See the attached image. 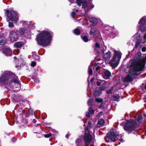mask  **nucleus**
<instances>
[{"instance_id":"22","label":"nucleus","mask_w":146,"mask_h":146,"mask_svg":"<svg viewBox=\"0 0 146 146\" xmlns=\"http://www.w3.org/2000/svg\"><path fill=\"white\" fill-rule=\"evenodd\" d=\"M102 92L100 91L95 90L93 93V96L95 98L99 96L102 94Z\"/></svg>"},{"instance_id":"7","label":"nucleus","mask_w":146,"mask_h":146,"mask_svg":"<svg viewBox=\"0 0 146 146\" xmlns=\"http://www.w3.org/2000/svg\"><path fill=\"white\" fill-rule=\"evenodd\" d=\"M91 123L89 122L88 125L85 129V132L84 136V140L85 142V146H88L91 139V136L89 131L91 127Z\"/></svg>"},{"instance_id":"39","label":"nucleus","mask_w":146,"mask_h":146,"mask_svg":"<svg viewBox=\"0 0 146 146\" xmlns=\"http://www.w3.org/2000/svg\"><path fill=\"white\" fill-rule=\"evenodd\" d=\"M140 87L143 90L146 89V84L143 83L140 86Z\"/></svg>"},{"instance_id":"24","label":"nucleus","mask_w":146,"mask_h":146,"mask_svg":"<svg viewBox=\"0 0 146 146\" xmlns=\"http://www.w3.org/2000/svg\"><path fill=\"white\" fill-rule=\"evenodd\" d=\"M107 87L106 84L105 83H103L101 86L98 87V89L99 90H98L102 92V91L104 90Z\"/></svg>"},{"instance_id":"64","label":"nucleus","mask_w":146,"mask_h":146,"mask_svg":"<svg viewBox=\"0 0 146 146\" xmlns=\"http://www.w3.org/2000/svg\"><path fill=\"white\" fill-rule=\"evenodd\" d=\"M94 7V5H93L92 4V9Z\"/></svg>"},{"instance_id":"16","label":"nucleus","mask_w":146,"mask_h":146,"mask_svg":"<svg viewBox=\"0 0 146 146\" xmlns=\"http://www.w3.org/2000/svg\"><path fill=\"white\" fill-rule=\"evenodd\" d=\"M111 75V73L108 70H105L104 73L103 74V78L106 79H109Z\"/></svg>"},{"instance_id":"11","label":"nucleus","mask_w":146,"mask_h":146,"mask_svg":"<svg viewBox=\"0 0 146 146\" xmlns=\"http://www.w3.org/2000/svg\"><path fill=\"white\" fill-rule=\"evenodd\" d=\"M20 23V24H22V27L26 29V30H29L30 31L31 29H32L35 28V27L31 21H27L22 20Z\"/></svg>"},{"instance_id":"54","label":"nucleus","mask_w":146,"mask_h":146,"mask_svg":"<svg viewBox=\"0 0 146 146\" xmlns=\"http://www.w3.org/2000/svg\"><path fill=\"white\" fill-rule=\"evenodd\" d=\"M143 38L146 41V33L143 36Z\"/></svg>"},{"instance_id":"17","label":"nucleus","mask_w":146,"mask_h":146,"mask_svg":"<svg viewBox=\"0 0 146 146\" xmlns=\"http://www.w3.org/2000/svg\"><path fill=\"white\" fill-rule=\"evenodd\" d=\"M88 104L90 106L89 108V112H86V115L87 117H89L90 113L91 114V98H90L88 101Z\"/></svg>"},{"instance_id":"30","label":"nucleus","mask_w":146,"mask_h":146,"mask_svg":"<svg viewBox=\"0 0 146 146\" xmlns=\"http://www.w3.org/2000/svg\"><path fill=\"white\" fill-rule=\"evenodd\" d=\"M120 96L118 94H115L113 96V99L114 101H118Z\"/></svg>"},{"instance_id":"62","label":"nucleus","mask_w":146,"mask_h":146,"mask_svg":"<svg viewBox=\"0 0 146 146\" xmlns=\"http://www.w3.org/2000/svg\"><path fill=\"white\" fill-rule=\"evenodd\" d=\"M19 101V99H17L15 101V102H18Z\"/></svg>"},{"instance_id":"21","label":"nucleus","mask_w":146,"mask_h":146,"mask_svg":"<svg viewBox=\"0 0 146 146\" xmlns=\"http://www.w3.org/2000/svg\"><path fill=\"white\" fill-rule=\"evenodd\" d=\"M141 54L140 53H138L137 54H136L133 60H132L131 62H134V61H141L139 60L141 57Z\"/></svg>"},{"instance_id":"56","label":"nucleus","mask_w":146,"mask_h":146,"mask_svg":"<svg viewBox=\"0 0 146 146\" xmlns=\"http://www.w3.org/2000/svg\"><path fill=\"white\" fill-rule=\"evenodd\" d=\"M119 141H121V142H123L124 141L123 139L122 138L120 139H118Z\"/></svg>"},{"instance_id":"2","label":"nucleus","mask_w":146,"mask_h":146,"mask_svg":"<svg viewBox=\"0 0 146 146\" xmlns=\"http://www.w3.org/2000/svg\"><path fill=\"white\" fill-rule=\"evenodd\" d=\"M137 125V123L136 121L132 120L124 125L123 129L128 134L133 133V134L137 136V132L135 129L137 128L136 127Z\"/></svg>"},{"instance_id":"34","label":"nucleus","mask_w":146,"mask_h":146,"mask_svg":"<svg viewBox=\"0 0 146 146\" xmlns=\"http://www.w3.org/2000/svg\"><path fill=\"white\" fill-rule=\"evenodd\" d=\"M74 34L77 35H79L80 34V29L78 28H76L74 30Z\"/></svg>"},{"instance_id":"37","label":"nucleus","mask_w":146,"mask_h":146,"mask_svg":"<svg viewBox=\"0 0 146 146\" xmlns=\"http://www.w3.org/2000/svg\"><path fill=\"white\" fill-rule=\"evenodd\" d=\"M82 39L85 42H87L89 40L88 37L86 36H84L82 37Z\"/></svg>"},{"instance_id":"63","label":"nucleus","mask_w":146,"mask_h":146,"mask_svg":"<svg viewBox=\"0 0 146 146\" xmlns=\"http://www.w3.org/2000/svg\"><path fill=\"white\" fill-rule=\"evenodd\" d=\"M18 60L19 61H20V62L22 60V59H21V58L20 59H18Z\"/></svg>"},{"instance_id":"51","label":"nucleus","mask_w":146,"mask_h":146,"mask_svg":"<svg viewBox=\"0 0 146 146\" xmlns=\"http://www.w3.org/2000/svg\"><path fill=\"white\" fill-rule=\"evenodd\" d=\"M141 51L143 52H145L146 51V47H143L141 48Z\"/></svg>"},{"instance_id":"25","label":"nucleus","mask_w":146,"mask_h":146,"mask_svg":"<svg viewBox=\"0 0 146 146\" xmlns=\"http://www.w3.org/2000/svg\"><path fill=\"white\" fill-rule=\"evenodd\" d=\"M23 43L22 42H16L14 46L16 48H20L22 47L23 45Z\"/></svg>"},{"instance_id":"31","label":"nucleus","mask_w":146,"mask_h":146,"mask_svg":"<svg viewBox=\"0 0 146 146\" xmlns=\"http://www.w3.org/2000/svg\"><path fill=\"white\" fill-rule=\"evenodd\" d=\"M145 22V19L143 17H142L141 19L139 22V23L140 25L139 26H143L144 25V23Z\"/></svg>"},{"instance_id":"58","label":"nucleus","mask_w":146,"mask_h":146,"mask_svg":"<svg viewBox=\"0 0 146 146\" xmlns=\"http://www.w3.org/2000/svg\"><path fill=\"white\" fill-rule=\"evenodd\" d=\"M94 110L92 108V114L94 113Z\"/></svg>"},{"instance_id":"29","label":"nucleus","mask_w":146,"mask_h":146,"mask_svg":"<svg viewBox=\"0 0 146 146\" xmlns=\"http://www.w3.org/2000/svg\"><path fill=\"white\" fill-rule=\"evenodd\" d=\"M6 21L8 23V27L10 28H13L14 26L13 23L10 21V20L8 19H6Z\"/></svg>"},{"instance_id":"33","label":"nucleus","mask_w":146,"mask_h":146,"mask_svg":"<svg viewBox=\"0 0 146 146\" xmlns=\"http://www.w3.org/2000/svg\"><path fill=\"white\" fill-rule=\"evenodd\" d=\"M49 131L50 133H51V135H54L57 133V131L52 128H50Z\"/></svg>"},{"instance_id":"44","label":"nucleus","mask_w":146,"mask_h":146,"mask_svg":"<svg viewBox=\"0 0 146 146\" xmlns=\"http://www.w3.org/2000/svg\"><path fill=\"white\" fill-rule=\"evenodd\" d=\"M113 88L112 87L111 89H110L106 91V93L108 94H110L112 93V91L113 90Z\"/></svg>"},{"instance_id":"9","label":"nucleus","mask_w":146,"mask_h":146,"mask_svg":"<svg viewBox=\"0 0 146 146\" xmlns=\"http://www.w3.org/2000/svg\"><path fill=\"white\" fill-rule=\"evenodd\" d=\"M6 13L8 17V19L10 21L16 22L18 21L19 17L18 13L16 11L13 10L10 11L6 10Z\"/></svg>"},{"instance_id":"12","label":"nucleus","mask_w":146,"mask_h":146,"mask_svg":"<svg viewBox=\"0 0 146 146\" xmlns=\"http://www.w3.org/2000/svg\"><path fill=\"white\" fill-rule=\"evenodd\" d=\"M9 37L10 40L12 42L17 40L19 38L17 33L13 30L10 31L9 35Z\"/></svg>"},{"instance_id":"61","label":"nucleus","mask_w":146,"mask_h":146,"mask_svg":"<svg viewBox=\"0 0 146 146\" xmlns=\"http://www.w3.org/2000/svg\"><path fill=\"white\" fill-rule=\"evenodd\" d=\"M87 95L89 97H90L91 94H89L88 93Z\"/></svg>"},{"instance_id":"48","label":"nucleus","mask_w":146,"mask_h":146,"mask_svg":"<svg viewBox=\"0 0 146 146\" xmlns=\"http://www.w3.org/2000/svg\"><path fill=\"white\" fill-rule=\"evenodd\" d=\"M51 135V133H50L48 134H45L44 135V137L46 138H48L50 137Z\"/></svg>"},{"instance_id":"43","label":"nucleus","mask_w":146,"mask_h":146,"mask_svg":"<svg viewBox=\"0 0 146 146\" xmlns=\"http://www.w3.org/2000/svg\"><path fill=\"white\" fill-rule=\"evenodd\" d=\"M82 2V0H76V3L79 7L81 6Z\"/></svg>"},{"instance_id":"49","label":"nucleus","mask_w":146,"mask_h":146,"mask_svg":"<svg viewBox=\"0 0 146 146\" xmlns=\"http://www.w3.org/2000/svg\"><path fill=\"white\" fill-rule=\"evenodd\" d=\"M36 63L35 61H32L31 64V66L32 67H34L36 65Z\"/></svg>"},{"instance_id":"35","label":"nucleus","mask_w":146,"mask_h":146,"mask_svg":"<svg viewBox=\"0 0 146 146\" xmlns=\"http://www.w3.org/2000/svg\"><path fill=\"white\" fill-rule=\"evenodd\" d=\"M82 4L83 6V7L86 8L87 6V3L86 0H83Z\"/></svg>"},{"instance_id":"23","label":"nucleus","mask_w":146,"mask_h":146,"mask_svg":"<svg viewBox=\"0 0 146 146\" xmlns=\"http://www.w3.org/2000/svg\"><path fill=\"white\" fill-rule=\"evenodd\" d=\"M6 41V39L3 36H0V44L4 45Z\"/></svg>"},{"instance_id":"19","label":"nucleus","mask_w":146,"mask_h":146,"mask_svg":"<svg viewBox=\"0 0 146 146\" xmlns=\"http://www.w3.org/2000/svg\"><path fill=\"white\" fill-rule=\"evenodd\" d=\"M97 48H100V45L98 43L96 42L95 45V48H94V51L95 52V54L97 56L98 55L100 54L99 51L97 50Z\"/></svg>"},{"instance_id":"10","label":"nucleus","mask_w":146,"mask_h":146,"mask_svg":"<svg viewBox=\"0 0 146 146\" xmlns=\"http://www.w3.org/2000/svg\"><path fill=\"white\" fill-rule=\"evenodd\" d=\"M113 131H110L105 137L104 139L106 142L108 143L110 141L114 142L118 139L117 137V135H116L115 133Z\"/></svg>"},{"instance_id":"46","label":"nucleus","mask_w":146,"mask_h":146,"mask_svg":"<svg viewBox=\"0 0 146 146\" xmlns=\"http://www.w3.org/2000/svg\"><path fill=\"white\" fill-rule=\"evenodd\" d=\"M19 50L18 49H16L14 50L13 53L15 55L18 54L19 53Z\"/></svg>"},{"instance_id":"41","label":"nucleus","mask_w":146,"mask_h":146,"mask_svg":"<svg viewBox=\"0 0 146 146\" xmlns=\"http://www.w3.org/2000/svg\"><path fill=\"white\" fill-rule=\"evenodd\" d=\"M89 22H88L86 23V26L88 27H90L91 26V21L90 19L89 20Z\"/></svg>"},{"instance_id":"28","label":"nucleus","mask_w":146,"mask_h":146,"mask_svg":"<svg viewBox=\"0 0 146 146\" xmlns=\"http://www.w3.org/2000/svg\"><path fill=\"white\" fill-rule=\"evenodd\" d=\"M104 122L105 121L104 119L102 118H101L98 120L97 122V124L98 125L100 126V127H102L103 125L104 124Z\"/></svg>"},{"instance_id":"26","label":"nucleus","mask_w":146,"mask_h":146,"mask_svg":"<svg viewBox=\"0 0 146 146\" xmlns=\"http://www.w3.org/2000/svg\"><path fill=\"white\" fill-rule=\"evenodd\" d=\"M32 56L33 58L35 60H38L39 59L38 56L37 54V53L35 52H32Z\"/></svg>"},{"instance_id":"59","label":"nucleus","mask_w":146,"mask_h":146,"mask_svg":"<svg viewBox=\"0 0 146 146\" xmlns=\"http://www.w3.org/2000/svg\"><path fill=\"white\" fill-rule=\"evenodd\" d=\"M16 139L15 138L13 137V141H15L16 140Z\"/></svg>"},{"instance_id":"53","label":"nucleus","mask_w":146,"mask_h":146,"mask_svg":"<svg viewBox=\"0 0 146 146\" xmlns=\"http://www.w3.org/2000/svg\"><path fill=\"white\" fill-rule=\"evenodd\" d=\"M102 112H100L99 113H98L97 116H100V115H102Z\"/></svg>"},{"instance_id":"8","label":"nucleus","mask_w":146,"mask_h":146,"mask_svg":"<svg viewBox=\"0 0 146 146\" xmlns=\"http://www.w3.org/2000/svg\"><path fill=\"white\" fill-rule=\"evenodd\" d=\"M10 88L16 92H18L21 89L20 81L17 77L15 76L14 79L11 80L9 84Z\"/></svg>"},{"instance_id":"47","label":"nucleus","mask_w":146,"mask_h":146,"mask_svg":"<svg viewBox=\"0 0 146 146\" xmlns=\"http://www.w3.org/2000/svg\"><path fill=\"white\" fill-rule=\"evenodd\" d=\"M90 65H91V64H90ZM88 70V72L89 75H91V67L90 66V65L89 67Z\"/></svg>"},{"instance_id":"5","label":"nucleus","mask_w":146,"mask_h":146,"mask_svg":"<svg viewBox=\"0 0 146 146\" xmlns=\"http://www.w3.org/2000/svg\"><path fill=\"white\" fill-rule=\"evenodd\" d=\"M98 23V19L94 17H92V27L96 26ZM100 33L99 31L95 27L92 28V36H93V40L96 42L98 39V37L100 36Z\"/></svg>"},{"instance_id":"45","label":"nucleus","mask_w":146,"mask_h":146,"mask_svg":"<svg viewBox=\"0 0 146 146\" xmlns=\"http://www.w3.org/2000/svg\"><path fill=\"white\" fill-rule=\"evenodd\" d=\"M98 108L99 109L101 108L103 109L104 108V105L102 103L100 105L98 106Z\"/></svg>"},{"instance_id":"20","label":"nucleus","mask_w":146,"mask_h":146,"mask_svg":"<svg viewBox=\"0 0 146 146\" xmlns=\"http://www.w3.org/2000/svg\"><path fill=\"white\" fill-rule=\"evenodd\" d=\"M132 75L128 74L127 77L124 78V82H132L133 80Z\"/></svg>"},{"instance_id":"32","label":"nucleus","mask_w":146,"mask_h":146,"mask_svg":"<svg viewBox=\"0 0 146 146\" xmlns=\"http://www.w3.org/2000/svg\"><path fill=\"white\" fill-rule=\"evenodd\" d=\"M141 39L140 38L137 39V40L136 42L135 47L137 48L139 46V45L141 44Z\"/></svg>"},{"instance_id":"36","label":"nucleus","mask_w":146,"mask_h":146,"mask_svg":"<svg viewBox=\"0 0 146 146\" xmlns=\"http://www.w3.org/2000/svg\"><path fill=\"white\" fill-rule=\"evenodd\" d=\"M139 28L142 32H144L146 29V28L143 26H139Z\"/></svg>"},{"instance_id":"6","label":"nucleus","mask_w":146,"mask_h":146,"mask_svg":"<svg viewBox=\"0 0 146 146\" xmlns=\"http://www.w3.org/2000/svg\"><path fill=\"white\" fill-rule=\"evenodd\" d=\"M121 53L117 51L114 52L112 58L109 62V64L113 68H115L118 64L121 57Z\"/></svg>"},{"instance_id":"40","label":"nucleus","mask_w":146,"mask_h":146,"mask_svg":"<svg viewBox=\"0 0 146 146\" xmlns=\"http://www.w3.org/2000/svg\"><path fill=\"white\" fill-rule=\"evenodd\" d=\"M103 101V99L102 98H96L95 99V101L98 102L102 103Z\"/></svg>"},{"instance_id":"55","label":"nucleus","mask_w":146,"mask_h":146,"mask_svg":"<svg viewBox=\"0 0 146 146\" xmlns=\"http://www.w3.org/2000/svg\"><path fill=\"white\" fill-rule=\"evenodd\" d=\"M32 122L34 123H35L36 122V121L34 119L33 120Z\"/></svg>"},{"instance_id":"13","label":"nucleus","mask_w":146,"mask_h":146,"mask_svg":"<svg viewBox=\"0 0 146 146\" xmlns=\"http://www.w3.org/2000/svg\"><path fill=\"white\" fill-rule=\"evenodd\" d=\"M101 81L100 79H98L97 78H92V86H100Z\"/></svg>"},{"instance_id":"52","label":"nucleus","mask_w":146,"mask_h":146,"mask_svg":"<svg viewBox=\"0 0 146 146\" xmlns=\"http://www.w3.org/2000/svg\"><path fill=\"white\" fill-rule=\"evenodd\" d=\"M100 68H101L99 66H97V67H96V71H98Z\"/></svg>"},{"instance_id":"60","label":"nucleus","mask_w":146,"mask_h":146,"mask_svg":"<svg viewBox=\"0 0 146 146\" xmlns=\"http://www.w3.org/2000/svg\"><path fill=\"white\" fill-rule=\"evenodd\" d=\"M120 142H119V143H118V144H115V146H117V145H119V144H120Z\"/></svg>"},{"instance_id":"1","label":"nucleus","mask_w":146,"mask_h":146,"mask_svg":"<svg viewBox=\"0 0 146 146\" xmlns=\"http://www.w3.org/2000/svg\"><path fill=\"white\" fill-rule=\"evenodd\" d=\"M53 35V33L51 31H42L37 35L36 40L38 44L47 46L50 45Z\"/></svg>"},{"instance_id":"4","label":"nucleus","mask_w":146,"mask_h":146,"mask_svg":"<svg viewBox=\"0 0 146 146\" xmlns=\"http://www.w3.org/2000/svg\"><path fill=\"white\" fill-rule=\"evenodd\" d=\"M14 75L11 72L9 71H5L2 74L0 77V84H5L9 85L10 82H9V79L12 77H13ZM17 76H14L13 79H14L15 77ZM12 79L11 80H12Z\"/></svg>"},{"instance_id":"42","label":"nucleus","mask_w":146,"mask_h":146,"mask_svg":"<svg viewBox=\"0 0 146 146\" xmlns=\"http://www.w3.org/2000/svg\"><path fill=\"white\" fill-rule=\"evenodd\" d=\"M81 140L80 138H78L76 140L75 143L77 146H78L79 143L81 142Z\"/></svg>"},{"instance_id":"15","label":"nucleus","mask_w":146,"mask_h":146,"mask_svg":"<svg viewBox=\"0 0 146 146\" xmlns=\"http://www.w3.org/2000/svg\"><path fill=\"white\" fill-rule=\"evenodd\" d=\"M3 53L6 56H10L12 54V51L10 48H5L3 49Z\"/></svg>"},{"instance_id":"27","label":"nucleus","mask_w":146,"mask_h":146,"mask_svg":"<svg viewBox=\"0 0 146 146\" xmlns=\"http://www.w3.org/2000/svg\"><path fill=\"white\" fill-rule=\"evenodd\" d=\"M90 75H89L87 79V82H88V88L87 89V90L88 92H90V89H89L90 87V83H91V78L90 77Z\"/></svg>"},{"instance_id":"38","label":"nucleus","mask_w":146,"mask_h":146,"mask_svg":"<svg viewBox=\"0 0 146 146\" xmlns=\"http://www.w3.org/2000/svg\"><path fill=\"white\" fill-rule=\"evenodd\" d=\"M143 118V117L142 115H139L138 116L137 120L139 123H141V119Z\"/></svg>"},{"instance_id":"18","label":"nucleus","mask_w":146,"mask_h":146,"mask_svg":"<svg viewBox=\"0 0 146 146\" xmlns=\"http://www.w3.org/2000/svg\"><path fill=\"white\" fill-rule=\"evenodd\" d=\"M26 29L24 28L21 27L19 28V33L21 35H23L25 34H27L30 32L29 30H26Z\"/></svg>"},{"instance_id":"57","label":"nucleus","mask_w":146,"mask_h":146,"mask_svg":"<svg viewBox=\"0 0 146 146\" xmlns=\"http://www.w3.org/2000/svg\"><path fill=\"white\" fill-rule=\"evenodd\" d=\"M69 136V135L68 134H66V137L68 139V138Z\"/></svg>"},{"instance_id":"14","label":"nucleus","mask_w":146,"mask_h":146,"mask_svg":"<svg viewBox=\"0 0 146 146\" xmlns=\"http://www.w3.org/2000/svg\"><path fill=\"white\" fill-rule=\"evenodd\" d=\"M102 53L104 54L103 58L106 60H109L111 55V52L110 51H108L107 52L104 53V51H102Z\"/></svg>"},{"instance_id":"50","label":"nucleus","mask_w":146,"mask_h":146,"mask_svg":"<svg viewBox=\"0 0 146 146\" xmlns=\"http://www.w3.org/2000/svg\"><path fill=\"white\" fill-rule=\"evenodd\" d=\"M76 13L74 12H73L72 13L71 15L72 16L73 18H75L76 17Z\"/></svg>"},{"instance_id":"3","label":"nucleus","mask_w":146,"mask_h":146,"mask_svg":"<svg viewBox=\"0 0 146 146\" xmlns=\"http://www.w3.org/2000/svg\"><path fill=\"white\" fill-rule=\"evenodd\" d=\"M145 62L144 60L131 62L130 66L131 70L136 72L142 71L145 67Z\"/></svg>"}]
</instances>
